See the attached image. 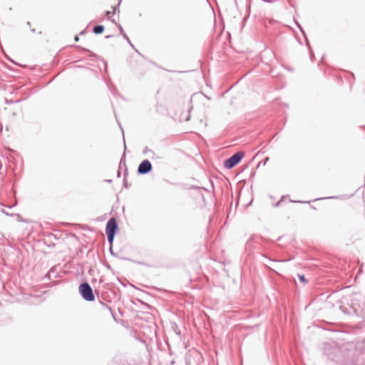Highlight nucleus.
Segmentation results:
<instances>
[{"instance_id": "nucleus-10", "label": "nucleus", "mask_w": 365, "mask_h": 365, "mask_svg": "<svg viewBox=\"0 0 365 365\" xmlns=\"http://www.w3.org/2000/svg\"><path fill=\"white\" fill-rule=\"evenodd\" d=\"M106 235H107L108 241L110 245L112 246V244L113 242L114 237H115V235L107 233Z\"/></svg>"}, {"instance_id": "nucleus-23", "label": "nucleus", "mask_w": 365, "mask_h": 365, "mask_svg": "<svg viewBox=\"0 0 365 365\" xmlns=\"http://www.w3.org/2000/svg\"><path fill=\"white\" fill-rule=\"evenodd\" d=\"M32 33H35L36 30L34 29H31Z\"/></svg>"}, {"instance_id": "nucleus-19", "label": "nucleus", "mask_w": 365, "mask_h": 365, "mask_svg": "<svg viewBox=\"0 0 365 365\" xmlns=\"http://www.w3.org/2000/svg\"><path fill=\"white\" fill-rule=\"evenodd\" d=\"M310 57L312 59V57H314V53L312 51H310Z\"/></svg>"}, {"instance_id": "nucleus-26", "label": "nucleus", "mask_w": 365, "mask_h": 365, "mask_svg": "<svg viewBox=\"0 0 365 365\" xmlns=\"http://www.w3.org/2000/svg\"><path fill=\"white\" fill-rule=\"evenodd\" d=\"M108 182H111V180H106Z\"/></svg>"}, {"instance_id": "nucleus-5", "label": "nucleus", "mask_w": 365, "mask_h": 365, "mask_svg": "<svg viewBox=\"0 0 365 365\" xmlns=\"http://www.w3.org/2000/svg\"><path fill=\"white\" fill-rule=\"evenodd\" d=\"M100 304L101 305V309H102V312H103L104 314H110L113 317H115L113 312H112V309H111V307H109L107 304L103 302L102 301L100 300Z\"/></svg>"}, {"instance_id": "nucleus-6", "label": "nucleus", "mask_w": 365, "mask_h": 365, "mask_svg": "<svg viewBox=\"0 0 365 365\" xmlns=\"http://www.w3.org/2000/svg\"><path fill=\"white\" fill-rule=\"evenodd\" d=\"M105 27L103 25H96L93 29L95 34H101L104 31Z\"/></svg>"}, {"instance_id": "nucleus-13", "label": "nucleus", "mask_w": 365, "mask_h": 365, "mask_svg": "<svg viewBox=\"0 0 365 365\" xmlns=\"http://www.w3.org/2000/svg\"><path fill=\"white\" fill-rule=\"evenodd\" d=\"M299 279L301 282L305 284L307 282V279L304 274H299Z\"/></svg>"}, {"instance_id": "nucleus-15", "label": "nucleus", "mask_w": 365, "mask_h": 365, "mask_svg": "<svg viewBox=\"0 0 365 365\" xmlns=\"http://www.w3.org/2000/svg\"><path fill=\"white\" fill-rule=\"evenodd\" d=\"M268 160H269V158L267 157V158H266L264 160V161H262L260 163H263V165H266V163L268 162Z\"/></svg>"}, {"instance_id": "nucleus-24", "label": "nucleus", "mask_w": 365, "mask_h": 365, "mask_svg": "<svg viewBox=\"0 0 365 365\" xmlns=\"http://www.w3.org/2000/svg\"><path fill=\"white\" fill-rule=\"evenodd\" d=\"M26 24H27V26H31V24H30V22H29V21H28V22L26 23Z\"/></svg>"}, {"instance_id": "nucleus-11", "label": "nucleus", "mask_w": 365, "mask_h": 365, "mask_svg": "<svg viewBox=\"0 0 365 365\" xmlns=\"http://www.w3.org/2000/svg\"><path fill=\"white\" fill-rule=\"evenodd\" d=\"M122 165H123L125 168H126L125 160V154L123 155V156H122V158L120 159L119 168H121Z\"/></svg>"}, {"instance_id": "nucleus-22", "label": "nucleus", "mask_w": 365, "mask_h": 365, "mask_svg": "<svg viewBox=\"0 0 365 365\" xmlns=\"http://www.w3.org/2000/svg\"><path fill=\"white\" fill-rule=\"evenodd\" d=\"M1 212H2L3 213H4V214L7 215H9L6 212H5V211H4V209H2V210H1Z\"/></svg>"}, {"instance_id": "nucleus-27", "label": "nucleus", "mask_w": 365, "mask_h": 365, "mask_svg": "<svg viewBox=\"0 0 365 365\" xmlns=\"http://www.w3.org/2000/svg\"><path fill=\"white\" fill-rule=\"evenodd\" d=\"M121 128V130L123 132V128ZM123 135L124 136V135L123 134Z\"/></svg>"}, {"instance_id": "nucleus-18", "label": "nucleus", "mask_w": 365, "mask_h": 365, "mask_svg": "<svg viewBox=\"0 0 365 365\" xmlns=\"http://www.w3.org/2000/svg\"><path fill=\"white\" fill-rule=\"evenodd\" d=\"M74 40H75V41H78L79 37L78 36H76Z\"/></svg>"}, {"instance_id": "nucleus-14", "label": "nucleus", "mask_w": 365, "mask_h": 365, "mask_svg": "<svg viewBox=\"0 0 365 365\" xmlns=\"http://www.w3.org/2000/svg\"><path fill=\"white\" fill-rule=\"evenodd\" d=\"M290 202H300V203H306V202H309V201H300V200H298V201H294V200H290Z\"/></svg>"}, {"instance_id": "nucleus-7", "label": "nucleus", "mask_w": 365, "mask_h": 365, "mask_svg": "<svg viewBox=\"0 0 365 365\" xmlns=\"http://www.w3.org/2000/svg\"><path fill=\"white\" fill-rule=\"evenodd\" d=\"M118 29H120V34L123 36V38L128 41V42L129 43V44L133 47V44L131 43V42L130 41V39L128 38V36L126 35V34L124 32V30L123 29V27L119 24L118 25Z\"/></svg>"}, {"instance_id": "nucleus-2", "label": "nucleus", "mask_w": 365, "mask_h": 365, "mask_svg": "<svg viewBox=\"0 0 365 365\" xmlns=\"http://www.w3.org/2000/svg\"><path fill=\"white\" fill-rule=\"evenodd\" d=\"M245 156V153L243 151H238L234 153L231 157L227 158L225 163L224 166L227 169H232L235 167L238 163H240L242 159Z\"/></svg>"}, {"instance_id": "nucleus-8", "label": "nucleus", "mask_w": 365, "mask_h": 365, "mask_svg": "<svg viewBox=\"0 0 365 365\" xmlns=\"http://www.w3.org/2000/svg\"><path fill=\"white\" fill-rule=\"evenodd\" d=\"M143 153L144 155H146V154H148V153H150L151 155L150 156L152 159L154 158V156H155V153L150 150V148H148V147H145L143 150Z\"/></svg>"}, {"instance_id": "nucleus-12", "label": "nucleus", "mask_w": 365, "mask_h": 365, "mask_svg": "<svg viewBox=\"0 0 365 365\" xmlns=\"http://www.w3.org/2000/svg\"><path fill=\"white\" fill-rule=\"evenodd\" d=\"M296 24H297V26L299 28V29L301 30V31L303 33V35H304V36L305 37L306 41H307V46H309V41H308V40H307V36H306L305 32L304 31V30H303L302 27V26H300V24H299L298 22H297V21H296Z\"/></svg>"}, {"instance_id": "nucleus-17", "label": "nucleus", "mask_w": 365, "mask_h": 365, "mask_svg": "<svg viewBox=\"0 0 365 365\" xmlns=\"http://www.w3.org/2000/svg\"><path fill=\"white\" fill-rule=\"evenodd\" d=\"M110 252L112 255L115 256V254L113 251L112 246L110 247Z\"/></svg>"}, {"instance_id": "nucleus-3", "label": "nucleus", "mask_w": 365, "mask_h": 365, "mask_svg": "<svg viewBox=\"0 0 365 365\" xmlns=\"http://www.w3.org/2000/svg\"><path fill=\"white\" fill-rule=\"evenodd\" d=\"M153 169L151 163L148 160H143L138 168V173L139 175H146Z\"/></svg>"}, {"instance_id": "nucleus-1", "label": "nucleus", "mask_w": 365, "mask_h": 365, "mask_svg": "<svg viewBox=\"0 0 365 365\" xmlns=\"http://www.w3.org/2000/svg\"><path fill=\"white\" fill-rule=\"evenodd\" d=\"M78 291L81 297L87 302L95 300V295L91 286L88 282H84L80 284Z\"/></svg>"}, {"instance_id": "nucleus-9", "label": "nucleus", "mask_w": 365, "mask_h": 365, "mask_svg": "<svg viewBox=\"0 0 365 365\" xmlns=\"http://www.w3.org/2000/svg\"><path fill=\"white\" fill-rule=\"evenodd\" d=\"M128 168H125L124 169V178H123V186L126 188H128L129 187L128 184V182L126 180V177L128 175Z\"/></svg>"}, {"instance_id": "nucleus-20", "label": "nucleus", "mask_w": 365, "mask_h": 365, "mask_svg": "<svg viewBox=\"0 0 365 365\" xmlns=\"http://www.w3.org/2000/svg\"><path fill=\"white\" fill-rule=\"evenodd\" d=\"M111 12L110 11H106V15L108 16V17L109 18V15H110Z\"/></svg>"}, {"instance_id": "nucleus-28", "label": "nucleus", "mask_w": 365, "mask_h": 365, "mask_svg": "<svg viewBox=\"0 0 365 365\" xmlns=\"http://www.w3.org/2000/svg\"><path fill=\"white\" fill-rule=\"evenodd\" d=\"M364 343L365 344V339H364Z\"/></svg>"}, {"instance_id": "nucleus-16", "label": "nucleus", "mask_w": 365, "mask_h": 365, "mask_svg": "<svg viewBox=\"0 0 365 365\" xmlns=\"http://www.w3.org/2000/svg\"><path fill=\"white\" fill-rule=\"evenodd\" d=\"M328 197H319L314 199V200H323V199H327ZM329 198H334V197H329Z\"/></svg>"}, {"instance_id": "nucleus-25", "label": "nucleus", "mask_w": 365, "mask_h": 365, "mask_svg": "<svg viewBox=\"0 0 365 365\" xmlns=\"http://www.w3.org/2000/svg\"><path fill=\"white\" fill-rule=\"evenodd\" d=\"M279 203H280V201H279V202L276 204V205H279Z\"/></svg>"}, {"instance_id": "nucleus-4", "label": "nucleus", "mask_w": 365, "mask_h": 365, "mask_svg": "<svg viewBox=\"0 0 365 365\" xmlns=\"http://www.w3.org/2000/svg\"><path fill=\"white\" fill-rule=\"evenodd\" d=\"M118 228L116 219L111 217L106 223V233L115 235Z\"/></svg>"}, {"instance_id": "nucleus-21", "label": "nucleus", "mask_w": 365, "mask_h": 365, "mask_svg": "<svg viewBox=\"0 0 365 365\" xmlns=\"http://www.w3.org/2000/svg\"><path fill=\"white\" fill-rule=\"evenodd\" d=\"M117 175H118V178H120V175H121V174H120V170H118V171Z\"/></svg>"}]
</instances>
